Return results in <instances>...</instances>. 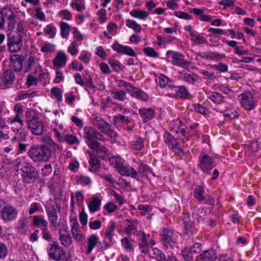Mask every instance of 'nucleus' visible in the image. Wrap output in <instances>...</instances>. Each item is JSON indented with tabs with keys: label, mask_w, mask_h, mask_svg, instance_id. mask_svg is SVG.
<instances>
[{
	"label": "nucleus",
	"mask_w": 261,
	"mask_h": 261,
	"mask_svg": "<svg viewBox=\"0 0 261 261\" xmlns=\"http://www.w3.org/2000/svg\"><path fill=\"white\" fill-rule=\"evenodd\" d=\"M175 236L172 229H163L161 234L162 244L167 248H174L176 246Z\"/></svg>",
	"instance_id": "11"
},
{
	"label": "nucleus",
	"mask_w": 261,
	"mask_h": 261,
	"mask_svg": "<svg viewBox=\"0 0 261 261\" xmlns=\"http://www.w3.org/2000/svg\"><path fill=\"white\" fill-rule=\"evenodd\" d=\"M7 47L10 52L15 53L21 50L22 46V38L18 33H9L7 36Z\"/></svg>",
	"instance_id": "10"
},
{
	"label": "nucleus",
	"mask_w": 261,
	"mask_h": 261,
	"mask_svg": "<svg viewBox=\"0 0 261 261\" xmlns=\"http://www.w3.org/2000/svg\"><path fill=\"white\" fill-rule=\"evenodd\" d=\"M130 117L121 114L114 116L113 118L115 125L118 123L127 124L130 122Z\"/></svg>",
	"instance_id": "33"
},
{
	"label": "nucleus",
	"mask_w": 261,
	"mask_h": 261,
	"mask_svg": "<svg viewBox=\"0 0 261 261\" xmlns=\"http://www.w3.org/2000/svg\"><path fill=\"white\" fill-rule=\"evenodd\" d=\"M121 243L123 247L128 252L133 250L134 246L132 245L127 238H124L121 240Z\"/></svg>",
	"instance_id": "59"
},
{
	"label": "nucleus",
	"mask_w": 261,
	"mask_h": 261,
	"mask_svg": "<svg viewBox=\"0 0 261 261\" xmlns=\"http://www.w3.org/2000/svg\"><path fill=\"white\" fill-rule=\"evenodd\" d=\"M27 125L31 133L35 135H41L44 132V125L38 115L34 112L26 113Z\"/></svg>",
	"instance_id": "4"
},
{
	"label": "nucleus",
	"mask_w": 261,
	"mask_h": 261,
	"mask_svg": "<svg viewBox=\"0 0 261 261\" xmlns=\"http://www.w3.org/2000/svg\"><path fill=\"white\" fill-rule=\"evenodd\" d=\"M14 81V73L11 70H7L0 77V85L3 88H9L13 84Z\"/></svg>",
	"instance_id": "12"
},
{
	"label": "nucleus",
	"mask_w": 261,
	"mask_h": 261,
	"mask_svg": "<svg viewBox=\"0 0 261 261\" xmlns=\"http://www.w3.org/2000/svg\"><path fill=\"white\" fill-rule=\"evenodd\" d=\"M110 165L115 168L117 172L122 176H130L138 180L137 171L128 165L125 161L119 155L111 156L110 159Z\"/></svg>",
	"instance_id": "2"
},
{
	"label": "nucleus",
	"mask_w": 261,
	"mask_h": 261,
	"mask_svg": "<svg viewBox=\"0 0 261 261\" xmlns=\"http://www.w3.org/2000/svg\"><path fill=\"white\" fill-rule=\"evenodd\" d=\"M130 146L134 150H140L144 147V139L138 136H135L131 141Z\"/></svg>",
	"instance_id": "26"
},
{
	"label": "nucleus",
	"mask_w": 261,
	"mask_h": 261,
	"mask_svg": "<svg viewBox=\"0 0 261 261\" xmlns=\"http://www.w3.org/2000/svg\"><path fill=\"white\" fill-rule=\"evenodd\" d=\"M88 206L91 213L97 211L98 210V198L96 196H93Z\"/></svg>",
	"instance_id": "44"
},
{
	"label": "nucleus",
	"mask_w": 261,
	"mask_h": 261,
	"mask_svg": "<svg viewBox=\"0 0 261 261\" xmlns=\"http://www.w3.org/2000/svg\"><path fill=\"white\" fill-rule=\"evenodd\" d=\"M170 149H171L176 154L180 157H182V156L184 155V150L181 148L178 142L177 143V144L173 146Z\"/></svg>",
	"instance_id": "61"
},
{
	"label": "nucleus",
	"mask_w": 261,
	"mask_h": 261,
	"mask_svg": "<svg viewBox=\"0 0 261 261\" xmlns=\"http://www.w3.org/2000/svg\"><path fill=\"white\" fill-rule=\"evenodd\" d=\"M32 224L36 227H46L47 226L48 222L45 219L43 215H35L33 216Z\"/></svg>",
	"instance_id": "29"
},
{
	"label": "nucleus",
	"mask_w": 261,
	"mask_h": 261,
	"mask_svg": "<svg viewBox=\"0 0 261 261\" xmlns=\"http://www.w3.org/2000/svg\"><path fill=\"white\" fill-rule=\"evenodd\" d=\"M76 182L78 185L86 186L90 183L91 179L88 176L79 175L76 177Z\"/></svg>",
	"instance_id": "46"
},
{
	"label": "nucleus",
	"mask_w": 261,
	"mask_h": 261,
	"mask_svg": "<svg viewBox=\"0 0 261 261\" xmlns=\"http://www.w3.org/2000/svg\"><path fill=\"white\" fill-rule=\"evenodd\" d=\"M109 63L114 71L116 72H119L123 69V65L118 61L111 60L109 61Z\"/></svg>",
	"instance_id": "49"
},
{
	"label": "nucleus",
	"mask_w": 261,
	"mask_h": 261,
	"mask_svg": "<svg viewBox=\"0 0 261 261\" xmlns=\"http://www.w3.org/2000/svg\"><path fill=\"white\" fill-rule=\"evenodd\" d=\"M130 14L134 17L140 19H146L149 16V13L141 10H133L130 12Z\"/></svg>",
	"instance_id": "38"
},
{
	"label": "nucleus",
	"mask_w": 261,
	"mask_h": 261,
	"mask_svg": "<svg viewBox=\"0 0 261 261\" xmlns=\"http://www.w3.org/2000/svg\"><path fill=\"white\" fill-rule=\"evenodd\" d=\"M181 253L186 261L192 260L194 254L191 251V250L188 247H185L181 251Z\"/></svg>",
	"instance_id": "47"
},
{
	"label": "nucleus",
	"mask_w": 261,
	"mask_h": 261,
	"mask_svg": "<svg viewBox=\"0 0 261 261\" xmlns=\"http://www.w3.org/2000/svg\"><path fill=\"white\" fill-rule=\"evenodd\" d=\"M45 210L48 216V217L55 216L58 215L59 212L56 207L52 204H48L45 207Z\"/></svg>",
	"instance_id": "48"
},
{
	"label": "nucleus",
	"mask_w": 261,
	"mask_h": 261,
	"mask_svg": "<svg viewBox=\"0 0 261 261\" xmlns=\"http://www.w3.org/2000/svg\"><path fill=\"white\" fill-rule=\"evenodd\" d=\"M57 31L56 28L51 24H48L44 28V32L52 39L55 38Z\"/></svg>",
	"instance_id": "43"
},
{
	"label": "nucleus",
	"mask_w": 261,
	"mask_h": 261,
	"mask_svg": "<svg viewBox=\"0 0 261 261\" xmlns=\"http://www.w3.org/2000/svg\"><path fill=\"white\" fill-rule=\"evenodd\" d=\"M129 93L133 97L140 100L146 101L148 99V96L147 94L138 88L133 87Z\"/></svg>",
	"instance_id": "30"
},
{
	"label": "nucleus",
	"mask_w": 261,
	"mask_h": 261,
	"mask_svg": "<svg viewBox=\"0 0 261 261\" xmlns=\"http://www.w3.org/2000/svg\"><path fill=\"white\" fill-rule=\"evenodd\" d=\"M84 137L87 139V143L89 147L93 151H88L89 155V170L95 172L98 169V133L96 130L90 126H86L84 128Z\"/></svg>",
	"instance_id": "1"
},
{
	"label": "nucleus",
	"mask_w": 261,
	"mask_h": 261,
	"mask_svg": "<svg viewBox=\"0 0 261 261\" xmlns=\"http://www.w3.org/2000/svg\"><path fill=\"white\" fill-rule=\"evenodd\" d=\"M163 139L165 144L169 148L177 144L178 142L175 138L168 132H165L163 135Z\"/></svg>",
	"instance_id": "36"
},
{
	"label": "nucleus",
	"mask_w": 261,
	"mask_h": 261,
	"mask_svg": "<svg viewBox=\"0 0 261 261\" xmlns=\"http://www.w3.org/2000/svg\"><path fill=\"white\" fill-rule=\"evenodd\" d=\"M180 77L185 82L193 85L198 81V75L193 72L183 73L181 74Z\"/></svg>",
	"instance_id": "32"
},
{
	"label": "nucleus",
	"mask_w": 261,
	"mask_h": 261,
	"mask_svg": "<svg viewBox=\"0 0 261 261\" xmlns=\"http://www.w3.org/2000/svg\"><path fill=\"white\" fill-rule=\"evenodd\" d=\"M172 58L174 65L187 69L191 65V62L185 60L183 55L180 53L173 52L172 55Z\"/></svg>",
	"instance_id": "14"
},
{
	"label": "nucleus",
	"mask_w": 261,
	"mask_h": 261,
	"mask_svg": "<svg viewBox=\"0 0 261 261\" xmlns=\"http://www.w3.org/2000/svg\"><path fill=\"white\" fill-rule=\"evenodd\" d=\"M53 170L52 166L50 164H45L41 169L42 174L44 176L49 175Z\"/></svg>",
	"instance_id": "64"
},
{
	"label": "nucleus",
	"mask_w": 261,
	"mask_h": 261,
	"mask_svg": "<svg viewBox=\"0 0 261 261\" xmlns=\"http://www.w3.org/2000/svg\"><path fill=\"white\" fill-rule=\"evenodd\" d=\"M198 163L200 169L204 173L208 175L211 174V170L216 165L215 159L204 153H201L199 155Z\"/></svg>",
	"instance_id": "8"
},
{
	"label": "nucleus",
	"mask_w": 261,
	"mask_h": 261,
	"mask_svg": "<svg viewBox=\"0 0 261 261\" xmlns=\"http://www.w3.org/2000/svg\"><path fill=\"white\" fill-rule=\"evenodd\" d=\"M17 215V211L15 207L11 205L5 206L1 212V216L5 221L13 220Z\"/></svg>",
	"instance_id": "13"
},
{
	"label": "nucleus",
	"mask_w": 261,
	"mask_h": 261,
	"mask_svg": "<svg viewBox=\"0 0 261 261\" xmlns=\"http://www.w3.org/2000/svg\"><path fill=\"white\" fill-rule=\"evenodd\" d=\"M90 57L91 54L90 53L87 51L83 50L81 53L79 59L85 64H87L90 60Z\"/></svg>",
	"instance_id": "55"
},
{
	"label": "nucleus",
	"mask_w": 261,
	"mask_h": 261,
	"mask_svg": "<svg viewBox=\"0 0 261 261\" xmlns=\"http://www.w3.org/2000/svg\"><path fill=\"white\" fill-rule=\"evenodd\" d=\"M28 155L35 163L47 162L50 159L52 153L51 149L47 145L37 144L30 147Z\"/></svg>",
	"instance_id": "3"
},
{
	"label": "nucleus",
	"mask_w": 261,
	"mask_h": 261,
	"mask_svg": "<svg viewBox=\"0 0 261 261\" xmlns=\"http://www.w3.org/2000/svg\"><path fill=\"white\" fill-rule=\"evenodd\" d=\"M60 27L61 37L63 38H67L69 35L70 31V25L66 22H61L60 23Z\"/></svg>",
	"instance_id": "39"
},
{
	"label": "nucleus",
	"mask_w": 261,
	"mask_h": 261,
	"mask_svg": "<svg viewBox=\"0 0 261 261\" xmlns=\"http://www.w3.org/2000/svg\"><path fill=\"white\" fill-rule=\"evenodd\" d=\"M138 175L140 174L142 177H148L149 174H152L153 176H155V174L152 171V169L149 167L148 165L144 164L143 163H141L138 166ZM139 177L138 176V178Z\"/></svg>",
	"instance_id": "24"
},
{
	"label": "nucleus",
	"mask_w": 261,
	"mask_h": 261,
	"mask_svg": "<svg viewBox=\"0 0 261 261\" xmlns=\"http://www.w3.org/2000/svg\"><path fill=\"white\" fill-rule=\"evenodd\" d=\"M216 255L215 250H207L198 256L200 261H215Z\"/></svg>",
	"instance_id": "28"
},
{
	"label": "nucleus",
	"mask_w": 261,
	"mask_h": 261,
	"mask_svg": "<svg viewBox=\"0 0 261 261\" xmlns=\"http://www.w3.org/2000/svg\"><path fill=\"white\" fill-rule=\"evenodd\" d=\"M48 253L49 257L55 260L70 261V255L66 254L64 250L55 243L50 245L48 249Z\"/></svg>",
	"instance_id": "9"
},
{
	"label": "nucleus",
	"mask_w": 261,
	"mask_h": 261,
	"mask_svg": "<svg viewBox=\"0 0 261 261\" xmlns=\"http://www.w3.org/2000/svg\"><path fill=\"white\" fill-rule=\"evenodd\" d=\"M117 83L118 87L121 88H125V90L128 93H129L133 87L131 84L123 80H118Z\"/></svg>",
	"instance_id": "51"
},
{
	"label": "nucleus",
	"mask_w": 261,
	"mask_h": 261,
	"mask_svg": "<svg viewBox=\"0 0 261 261\" xmlns=\"http://www.w3.org/2000/svg\"><path fill=\"white\" fill-rule=\"evenodd\" d=\"M67 61V56L63 51L58 53L57 56L53 59V62L55 67L60 68L66 65Z\"/></svg>",
	"instance_id": "20"
},
{
	"label": "nucleus",
	"mask_w": 261,
	"mask_h": 261,
	"mask_svg": "<svg viewBox=\"0 0 261 261\" xmlns=\"http://www.w3.org/2000/svg\"><path fill=\"white\" fill-rule=\"evenodd\" d=\"M99 158L103 160H108L110 163V152L109 149L103 144L99 143Z\"/></svg>",
	"instance_id": "35"
},
{
	"label": "nucleus",
	"mask_w": 261,
	"mask_h": 261,
	"mask_svg": "<svg viewBox=\"0 0 261 261\" xmlns=\"http://www.w3.org/2000/svg\"><path fill=\"white\" fill-rule=\"evenodd\" d=\"M112 95L114 99L122 101H124L126 98V93L124 90H114L112 91Z\"/></svg>",
	"instance_id": "40"
},
{
	"label": "nucleus",
	"mask_w": 261,
	"mask_h": 261,
	"mask_svg": "<svg viewBox=\"0 0 261 261\" xmlns=\"http://www.w3.org/2000/svg\"><path fill=\"white\" fill-rule=\"evenodd\" d=\"M41 208L42 206L40 203L37 202H34L30 204L28 209V212L29 215H33L34 213L40 211Z\"/></svg>",
	"instance_id": "45"
},
{
	"label": "nucleus",
	"mask_w": 261,
	"mask_h": 261,
	"mask_svg": "<svg viewBox=\"0 0 261 261\" xmlns=\"http://www.w3.org/2000/svg\"><path fill=\"white\" fill-rule=\"evenodd\" d=\"M195 111L203 115L204 116H208V110L200 104H195L194 106Z\"/></svg>",
	"instance_id": "53"
},
{
	"label": "nucleus",
	"mask_w": 261,
	"mask_h": 261,
	"mask_svg": "<svg viewBox=\"0 0 261 261\" xmlns=\"http://www.w3.org/2000/svg\"><path fill=\"white\" fill-rule=\"evenodd\" d=\"M99 129L105 134L111 137H115L117 136V134L111 128L109 123L101 118L99 119Z\"/></svg>",
	"instance_id": "19"
},
{
	"label": "nucleus",
	"mask_w": 261,
	"mask_h": 261,
	"mask_svg": "<svg viewBox=\"0 0 261 261\" xmlns=\"http://www.w3.org/2000/svg\"><path fill=\"white\" fill-rule=\"evenodd\" d=\"M59 233L62 244L65 247L69 246L71 243L69 231H67V229H60Z\"/></svg>",
	"instance_id": "27"
},
{
	"label": "nucleus",
	"mask_w": 261,
	"mask_h": 261,
	"mask_svg": "<svg viewBox=\"0 0 261 261\" xmlns=\"http://www.w3.org/2000/svg\"><path fill=\"white\" fill-rule=\"evenodd\" d=\"M8 254V248L6 245L0 242V259L5 258Z\"/></svg>",
	"instance_id": "63"
},
{
	"label": "nucleus",
	"mask_w": 261,
	"mask_h": 261,
	"mask_svg": "<svg viewBox=\"0 0 261 261\" xmlns=\"http://www.w3.org/2000/svg\"><path fill=\"white\" fill-rule=\"evenodd\" d=\"M64 139V141L67 142L69 144H75L79 143V141L78 139L74 136H73L70 134L66 135L65 136Z\"/></svg>",
	"instance_id": "56"
},
{
	"label": "nucleus",
	"mask_w": 261,
	"mask_h": 261,
	"mask_svg": "<svg viewBox=\"0 0 261 261\" xmlns=\"http://www.w3.org/2000/svg\"><path fill=\"white\" fill-rule=\"evenodd\" d=\"M24 72L30 71L32 74L40 72L41 67L33 57H30L27 60V65L24 67Z\"/></svg>",
	"instance_id": "15"
},
{
	"label": "nucleus",
	"mask_w": 261,
	"mask_h": 261,
	"mask_svg": "<svg viewBox=\"0 0 261 261\" xmlns=\"http://www.w3.org/2000/svg\"><path fill=\"white\" fill-rule=\"evenodd\" d=\"M204 190L201 186H198L194 189V197L199 201H201L206 199L204 195Z\"/></svg>",
	"instance_id": "37"
},
{
	"label": "nucleus",
	"mask_w": 261,
	"mask_h": 261,
	"mask_svg": "<svg viewBox=\"0 0 261 261\" xmlns=\"http://www.w3.org/2000/svg\"><path fill=\"white\" fill-rule=\"evenodd\" d=\"M156 84L162 88H166L171 92L174 84L173 81L163 74H161L155 79Z\"/></svg>",
	"instance_id": "16"
},
{
	"label": "nucleus",
	"mask_w": 261,
	"mask_h": 261,
	"mask_svg": "<svg viewBox=\"0 0 261 261\" xmlns=\"http://www.w3.org/2000/svg\"><path fill=\"white\" fill-rule=\"evenodd\" d=\"M150 255L157 261H166V257L164 253L157 248H154L152 249Z\"/></svg>",
	"instance_id": "34"
},
{
	"label": "nucleus",
	"mask_w": 261,
	"mask_h": 261,
	"mask_svg": "<svg viewBox=\"0 0 261 261\" xmlns=\"http://www.w3.org/2000/svg\"><path fill=\"white\" fill-rule=\"evenodd\" d=\"M143 51L147 56L152 58H157L159 55V53H157L154 48L150 47L144 48Z\"/></svg>",
	"instance_id": "50"
},
{
	"label": "nucleus",
	"mask_w": 261,
	"mask_h": 261,
	"mask_svg": "<svg viewBox=\"0 0 261 261\" xmlns=\"http://www.w3.org/2000/svg\"><path fill=\"white\" fill-rule=\"evenodd\" d=\"M3 14V17L8 18L10 21H14L15 19V16L13 12L8 7H4L2 11H0Z\"/></svg>",
	"instance_id": "41"
},
{
	"label": "nucleus",
	"mask_w": 261,
	"mask_h": 261,
	"mask_svg": "<svg viewBox=\"0 0 261 261\" xmlns=\"http://www.w3.org/2000/svg\"><path fill=\"white\" fill-rule=\"evenodd\" d=\"M214 88L215 89H218L226 95L229 94L231 91L230 88L226 85H214Z\"/></svg>",
	"instance_id": "60"
},
{
	"label": "nucleus",
	"mask_w": 261,
	"mask_h": 261,
	"mask_svg": "<svg viewBox=\"0 0 261 261\" xmlns=\"http://www.w3.org/2000/svg\"><path fill=\"white\" fill-rule=\"evenodd\" d=\"M51 93L56 97L58 101H61L62 99V92L59 88L53 87L51 89Z\"/></svg>",
	"instance_id": "58"
},
{
	"label": "nucleus",
	"mask_w": 261,
	"mask_h": 261,
	"mask_svg": "<svg viewBox=\"0 0 261 261\" xmlns=\"http://www.w3.org/2000/svg\"><path fill=\"white\" fill-rule=\"evenodd\" d=\"M23 57L21 55H16L12 58L13 61V68L15 71H20L23 67Z\"/></svg>",
	"instance_id": "31"
},
{
	"label": "nucleus",
	"mask_w": 261,
	"mask_h": 261,
	"mask_svg": "<svg viewBox=\"0 0 261 261\" xmlns=\"http://www.w3.org/2000/svg\"><path fill=\"white\" fill-rule=\"evenodd\" d=\"M22 181L26 184L33 183L38 176L37 169L33 165L25 163L21 169Z\"/></svg>",
	"instance_id": "7"
},
{
	"label": "nucleus",
	"mask_w": 261,
	"mask_h": 261,
	"mask_svg": "<svg viewBox=\"0 0 261 261\" xmlns=\"http://www.w3.org/2000/svg\"><path fill=\"white\" fill-rule=\"evenodd\" d=\"M126 233L130 236V239L135 240V238L133 236L136 237V239L139 241V247L142 253H147L149 252L147 240L150 234L146 235L144 232L137 229H126Z\"/></svg>",
	"instance_id": "6"
},
{
	"label": "nucleus",
	"mask_w": 261,
	"mask_h": 261,
	"mask_svg": "<svg viewBox=\"0 0 261 261\" xmlns=\"http://www.w3.org/2000/svg\"><path fill=\"white\" fill-rule=\"evenodd\" d=\"M213 55H214L213 52H212V51H210L208 53L202 51V52H199L198 54V55L200 57H201L204 59L208 60H213V59L215 58V56H214Z\"/></svg>",
	"instance_id": "62"
},
{
	"label": "nucleus",
	"mask_w": 261,
	"mask_h": 261,
	"mask_svg": "<svg viewBox=\"0 0 261 261\" xmlns=\"http://www.w3.org/2000/svg\"><path fill=\"white\" fill-rule=\"evenodd\" d=\"M22 115L15 114L14 117L9 118V122L12 124L16 122L18 123V127H21L23 125V121L21 117Z\"/></svg>",
	"instance_id": "52"
},
{
	"label": "nucleus",
	"mask_w": 261,
	"mask_h": 261,
	"mask_svg": "<svg viewBox=\"0 0 261 261\" xmlns=\"http://www.w3.org/2000/svg\"><path fill=\"white\" fill-rule=\"evenodd\" d=\"M217 111L223 113V116L228 119H233L238 117L239 114L238 112L233 109L226 108L222 110L220 108H216Z\"/></svg>",
	"instance_id": "23"
},
{
	"label": "nucleus",
	"mask_w": 261,
	"mask_h": 261,
	"mask_svg": "<svg viewBox=\"0 0 261 261\" xmlns=\"http://www.w3.org/2000/svg\"><path fill=\"white\" fill-rule=\"evenodd\" d=\"M112 48L118 53L126 54L132 57L136 56V54L133 48L128 46H124L118 43H115L112 45Z\"/></svg>",
	"instance_id": "18"
},
{
	"label": "nucleus",
	"mask_w": 261,
	"mask_h": 261,
	"mask_svg": "<svg viewBox=\"0 0 261 261\" xmlns=\"http://www.w3.org/2000/svg\"><path fill=\"white\" fill-rule=\"evenodd\" d=\"M97 244V237L91 236L88 240V252L90 253Z\"/></svg>",
	"instance_id": "57"
},
{
	"label": "nucleus",
	"mask_w": 261,
	"mask_h": 261,
	"mask_svg": "<svg viewBox=\"0 0 261 261\" xmlns=\"http://www.w3.org/2000/svg\"><path fill=\"white\" fill-rule=\"evenodd\" d=\"M126 25L127 27L133 29L135 32L140 33L141 31V26L137 23L135 20L127 19L126 20Z\"/></svg>",
	"instance_id": "42"
},
{
	"label": "nucleus",
	"mask_w": 261,
	"mask_h": 261,
	"mask_svg": "<svg viewBox=\"0 0 261 261\" xmlns=\"http://www.w3.org/2000/svg\"><path fill=\"white\" fill-rule=\"evenodd\" d=\"M206 94L207 98L216 104L219 105L224 101V97L219 92L208 91Z\"/></svg>",
	"instance_id": "25"
},
{
	"label": "nucleus",
	"mask_w": 261,
	"mask_h": 261,
	"mask_svg": "<svg viewBox=\"0 0 261 261\" xmlns=\"http://www.w3.org/2000/svg\"><path fill=\"white\" fill-rule=\"evenodd\" d=\"M172 97L186 98L189 94L187 88L184 86H175L174 85L169 93Z\"/></svg>",
	"instance_id": "17"
},
{
	"label": "nucleus",
	"mask_w": 261,
	"mask_h": 261,
	"mask_svg": "<svg viewBox=\"0 0 261 261\" xmlns=\"http://www.w3.org/2000/svg\"><path fill=\"white\" fill-rule=\"evenodd\" d=\"M55 49V45L49 43H45L41 47V51L43 53H53V51H54Z\"/></svg>",
	"instance_id": "54"
},
{
	"label": "nucleus",
	"mask_w": 261,
	"mask_h": 261,
	"mask_svg": "<svg viewBox=\"0 0 261 261\" xmlns=\"http://www.w3.org/2000/svg\"><path fill=\"white\" fill-rule=\"evenodd\" d=\"M173 123L174 127L172 128L173 132L176 134L180 133L182 136L186 137L188 129L185 124L181 121L177 119L174 121Z\"/></svg>",
	"instance_id": "22"
},
{
	"label": "nucleus",
	"mask_w": 261,
	"mask_h": 261,
	"mask_svg": "<svg viewBox=\"0 0 261 261\" xmlns=\"http://www.w3.org/2000/svg\"><path fill=\"white\" fill-rule=\"evenodd\" d=\"M139 113L144 122H147L151 120L154 115L155 112L151 108H143L139 110Z\"/></svg>",
	"instance_id": "21"
},
{
	"label": "nucleus",
	"mask_w": 261,
	"mask_h": 261,
	"mask_svg": "<svg viewBox=\"0 0 261 261\" xmlns=\"http://www.w3.org/2000/svg\"><path fill=\"white\" fill-rule=\"evenodd\" d=\"M239 98L241 107L247 111L255 109L259 99L254 90L243 92L239 95Z\"/></svg>",
	"instance_id": "5"
}]
</instances>
